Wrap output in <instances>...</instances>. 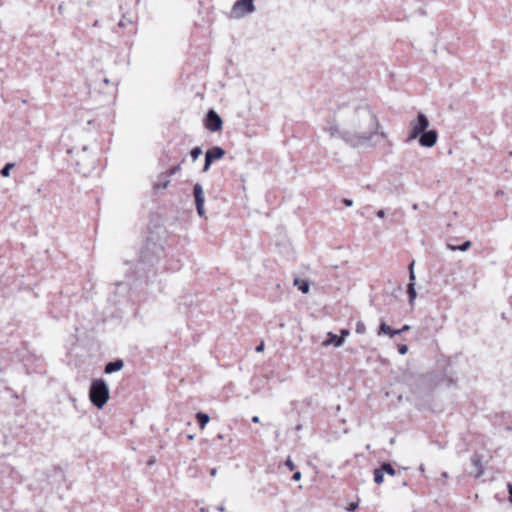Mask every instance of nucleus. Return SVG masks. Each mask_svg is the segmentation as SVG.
<instances>
[{
    "label": "nucleus",
    "mask_w": 512,
    "mask_h": 512,
    "mask_svg": "<svg viewBox=\"0 0 512 512\" xmlns=\"http://www.w3.org/2000/svg\"><path fill=\"white\" fill-rule=\"evenodd\" d=\"M367 103L339 107L323 125L331 139H337L352 148H375L387 134Z\"/></svg>",
    "instance_id": "f257e3e1"
},
{
    "label": "nucleus",
    "mask_w": 512,
    "mask_h": 512,
    "mask_svg": "<svg viewBox=\"0 0 512 512\" xmlns=\"http://www.w3.org/2000/svg\"><path fill=\"white\" fill-rule=\"evenodd\" d=\"M89 397L97 408H102L109 399L107 383L103 379L94 380L90 387Z\"/></svg>",
    "instance_id": "f03ea898"
},
{
    "label": "nucleus",
    "mask_w": 512,
    "mask_h": 512,
    "mask_svg": "<svg viewBox=\"0 0 512 512\" xmlns=\"http://www.w3.org/2000/svg\"><path fill=\"white\" fill-rule=\"evenodd\" d=\"M429 120L425 114L419 112L416 119L411 120L409 127V133L406 139V143H411L417 139L422 133H424L429 127Z\"/></svg>",
    "instance_id": "7ed1b4c3"
},
{
    "label": "nucleus",
    "mask_w": 512,
    "mask_h": 512,
    "mask_svg": "<svg viewBox=\"0 0 512 512\" xmlns=\"http://www.w3.org/2000/svg\"><path fill=\"white\" fill-rule=\"evenodd\" d=\"M255 10L254 0H236L231 8L229 17L232 19H241L248 14L254 13Z\"/></svg>",
    "instance_id": "20e7f679"
},
{
    "label": "nucleus",
    "mask_w": 512,
    "mask_h": 512,
    "mask_svg": "<svg viewBox=\"0 0 512 512\" xmlns=\"http://www.w3.org/2000/svg\"><path fill=\"white\" fill-rule=\"evenodd\" d=\"M225 155V150L219 146L212 147L205 153V163L203 171L207 172L214 160H219Z\"/></svg>",
    "instance_id": "39448f33"
},
{
    "label": "nucleus",
    "mask_w": 512,
    "mask_h": 512,
    "mask_svg": "<svg viewBox=\"0 0 512 512\" xmlns=\"http://www.w3.org/2000/svg\"><path fill=\"white\" fill-rule=\"evenodd\" d=\"M193 195H194V199H195L197 214L200 217H204V215H205V209H204L205 196H204V191H203V187L201 184L196 183L194 185Z\"/></svg>",
    "instance_id": "423d86ee"
},
{
    "label": "nucleus",
    "mask_w": 512,
    "mask_h": 512,
    "mask_svg": "<svg viewBox=\"0 0 512 512\" xmlns=\"http://www.w3.org/2000/svg\"><path fill=\"white\" fill-rule=\"evenodd\" d=\"M222 125L221 117L214 110H209L206 116V128L211 132H217L221 130Z\"/></svg>",
    "instance_id": "0eeeda50"
},
{
    "label": "nucleus",
    "mask_w": 512,
    "mask_h": 512,
    "mask_svg": "<svg viewBox=\"0 0 512 512\" xmlns=\"http://www.w3.org/2000/svg\"><path fill=\"white\" fill-rule=\"evenodd\" d=\"M418 138H419V144L422 147L431 148L437 142L438 133L436 130H426Z\"/></svg>",
    "instance_id": "6e6552de"
},
{
    "label": "nucleus",
    "mask_w": 512,
    "mask_h": 512,
    "mask_svg": "<svg viewBox=\"0 0 512 512\" xmlns=\"http://www.w3.org/2000/svg\"><path fill=\"white\" fill-rule=\"evenodd\" d=\"M322 345L325 347L333 345L338 348L343 345V337H339L332 332H328L327 339L323 341Z\"/></svg>",
    "instance_id": "1a4fd4ad"
},
{
    "label": "nucleus",
    "mask_w": 512,
    "mask_h": 512,
    "mask_svg": "<svg viewBox=\"0 0 512 512\" xmlns=\"http://www.w3.org/2000/svg\"><path fill=\"white\" fill-rule=\"evenodd\" d=\"M124 366V363L122 360H116L113 362H109L105 366V373L111 374L117 371H120Z\"/></svg>",
    "instance_id": "9d476101"
},
{
    "label": "nucleus",
    "mask_w": 512,
    "mask_h": 512,
    "mask_svg": "<svg viewBox=\"0 0 512 512\" xmlns=\"http://www.w3.org/2000/svg\"><path fill=\"white\" fill-rule=\"evenodd\" d=\"M294 285L297 286L298 289L304 294L309 292L310 285L305 280L295 279Z\"/></svg>",
    "instance_id": "9b49d317"
},
{
    "label": "nucleus",
    "mask_w": 512,
    "mask_h": 512,
    "mask_svg": "<svg viewBox=\"0 0 512 512\" xmlns=\"http://www.w3.org/2000/svg\"><path fill=\"white\" fill-rule=\"evenodd\" d=\"M196 418L198 420L199 426L201 429H204L207 423L209 422L210 418L208 414H205L203 412H198L196 414Z\"/></svg>",
    "instance_id": "f8f14e48"
},
{
    "label": "nucleus",
    "mask_w": 512,
    "mask_h": 512,
    "mask_svg": "<svg viewBox=\"0 0 512 512\" xmlns=\"http://www.w3.org/2000/svg\"><path fill=\"white\" fill-rule=\"evenodd\" d=\"M407 293H408V296H409V303L411 305H413L414 304V300L417 297V293H416V290H415V283H409L408 284Z\"/></svg>",
    "instance_id": "ddd939ff"
},
{
    "label": "nucleus",
    "mask_w": 512,
    "mask_h": 512,
    "mask_svg": "<svg viewBox=\"0 0 512 512\" xmlns=\"http://www.w3.org/2000/svg\"><path fill=\"white\" fill-rule=\"evenodd\" d=\"M170 183V180L167 176L164 177V180H159L154 184L155 189H166Z\"/></svg>",
    "instance_id": "4468645a"
},
{
    "label": "nucleus",
    "mask_w": 512,
    "mask_h": 512,
    "mask_svg": "<svg viewBox=\"0 0 512 512\" xmlns=\"http://www.w3.org/2000/svg\"><path fill=\"white\" fill-rule=\"evenodd\" d=\"M470 246H471V242L466 241L461 246H458V247L449 244L448 248L453 251H455V250L466 251L470 248Z\"/></svg>",
    "instance_id": "2eb2a0df"
},
{
    "label": "nucleus",
    "mask_w": 512,
    "mask_h": 512,
    "mask_svg": "<svg viewBox=\"0 0 512 512\" xmlns=\"http://www.w3.org/2000/svg\"><path fill=\"white\" fill-rule=\"evenodd\" d=\"M381 333L389 335V336L392 333V329L384 321L381 322L380 327H379L378 334H381Z\"/></svg>",
    "instance_id": "dca6fc26"
},
{
    "label": "nucleus",
    "mask_w": 512,
    "mask_h": 512,
    "mask_svg": "<svg viewBox=\"0 0 512 512\" xmlns=\"http://www.w3.org/2000/svg\"><path fill=\"white\" fill-rule=\"evenodd\" d=\"M380 469L383 470V473L385 472V473H387L388 475H391V476L395 475V469L389 463L383 464Z\"/></svg>",
    "instance_id": "f3484780"
},
{
    "label": "nucleus",
    "mask_w": 512,
    "mask_h": 512,
    "mask_svg": "<svg viewBox=\"0 0 512 512\" xmlns=\"http://www.w3.org/2000/svg\"><path fill=\"white\" fill-rule=\"evenodd\" d=\"M374 481L377 484H381L383 482V470L380 468L374 470Z\"/></svg>",
    "instance_id": "a211bd4d"
},
{
    "label": "nucleus",
    "mask_w": 512,
    "mask_h": 512,
    "mask_svg": "<svg viewBox=\"0 0 512 512\" xmlns=\"http://www.w3.org/2000/svg\"><path fill=\"white\" fill-rule=\"evenodd\" d=\"M13 167L12 163H7L0 171L3 177H8L10 175V170Z\"/></svg>",
    "instance_id": "6ab92c4d"
},
{
    "label": "nucleus",
    "mask_w": 512,
    "mask_h": 512,
    "mask_svg": "<svg viewBox=\"0 0 512 512\" xmlns=\"http://www.w3.org/2000/svg\"><path fill=\"white\" fill-rule=\"evenodd\" d=\"M202 154V150L200 147H195L191 150L190 155L193 161L197 160L198 157Z\"/></svg>",
    "instance_id": "aec40b11"
},
{
    "label": "nucleus",
    "mask_w": 512,
    "mask_h": 512,
    "mask_svg": "<svg viewBox=\"0 0 512 512\" xmlns=\"http://www.w3.org/2000/svg\"><path fill=\"white\" fill-rule=\"evenodd\" d=\"M355 331H356L357 334H364L366 332L365 324L362 321H358L356 323Z\"/></svg>",
    "instance_id": "412c9836"
},
{
    "label": "nucleus",
    "mask_w": 512,
    "mask_h": 512,
    "mask_svg": "<svg viewBox=\"0 0 512 512\" xmlns=\"http://www.w3.org/2000/svg\"><path fill=\"white\" fill-rule=\"evenodd\" d=\"M474 466L478 469V473H477V477H480L482 474H483V470H482V466H481V462L479 459L477 458H474L472 460Z\"/></svg>",
    "instance_id": "4be33fe9"
},
{
    "label": "nucleus",
    "mask_w": 512,
    "mask_h": 512,
    "mask_svg": "<svg viewBox=\"0 0 512 512\" xmlns=\"http://www.w3.org/2000/svg\"><path fill=\"white\" fill-rule=\"evenodd\" d=\"M415 273H414V261L409 265V280L410 283H415Z\"/></svg>",
    "instance_id": "5701e85b"
},
{
    "label": "nucleus",
    "mask_w": 512,
    "mask_h": 512,
    "mask_svg": "<svg viewBox=\"0 0 512 512\" xmlns=\"http://www.w3.org/2000/svg\"><path fill=\"white\" fill-rule=\"evenodd\" d=\"M179 170H180V165L174 166L166 172V176L169 178V177L173 176L174 174H176Z\"/></svg>",
    "instance_id": "b1692460"
},
{
    "label": "nucleus",
    "mask_w": 512,
    "mask_h": 512,
    "mask_svg": "<svg viewBox=\"0 0 512 512\" xmlns=\"http://www.w3.org/2000/svg\"><path fill=\"white\" fill-rule=\"evenodd\" d=\"M398 352L401 355H405L408 352V346L405 344L398 345Z\"/></svg>",
    "instance_id": "393cba45"
},
{
    "label": "nucleus",
    "mask_w": 512,
    "mask_h": 512,
    "mask_svg": "<svg viewBox=\"0 0 512 512\" xmlns=\"http://www.w3.org/2000/svg\"><path fill=\"white\" fill-rule=\"evenodd\" d=\"M285 465L290 469V470H293L295 465L294 463L292 462V460L290 458H288L286 461H285Z\"/></svg>",
    "instance_id": "a878e982"
},
{
    "label": "nucleus",
    "mask_w": 512,
    "mask_h": 512,
    "mask_svg": "<svg viewBox=\"0 0 512 512\" xmlns=\"http://www.w3.org/2000/svg\"><path fill=\"white\" fill-rule=\"evenodd\" d=\"M350 334L348 329H342L341 335L339 337H343V342L345 341V338Z\"/></svg>",
    "instance_id": "bb28decb"
},
{
    "label": "nucleus",
    "mask_w": 512,
    "mask_h": 512,
    "mask_svg": "<svg viewBox=\"0 0 512 512\" xmlns=\"http://www.w3.org/2000/svg\"><path fill=\"white\" fill-rule=\"evenodd\" d=\"M343 204L347 207H351L353 205V201L351 199H348V198H344L342 200Z\"/></svg>",
    "instance_id": "cd10ccee"
},
{
    "label": "nucleus",
    "mask_w": 512,
    "mask_h": 512,
    "mask_svg": "<svg viewBox=\"0 0 512 512\" xmlns=\"http://www.w3.org/2000/svg\"><path fill=\"white\" fill-rule=\"evenodd\" d=\"M358 507V502L351 503L346 509L348 511H354Z\"/></svg>",
    "instance_id": "c85d7f7f"
},
{
    "label": "nucleus",
    "mask_w": 512,
    "mask_h": 512,
    "mask_svg": "<svg viewBox=\"0 0 512 512\" xmlns=\"http://www.w3.org/2000/svg\"><path fill=\"white\" fill-rule=\"evenodd\" d=\"M301 476H302V475H301V472L297 471V472H295V473L293 474L292 479H293L294 481H299V480L301 479Z\"/></svg>",
    "instance_id": "c756f323"
},
{
    "label": "nucleus",
    "mask_w": 512,
    "mask_h": 512,
    "mask_svg": "<svg viewBox=\"0 0 512 512\" xmlns=\"http://www.w3.org/2000/svg\"><path fill=\"white\" fill-rule=\"evenodd\" d=\"M507 488H508V492H509V500H510V502H512V484L509 483L507 485Z\"/></svg>",
    "instance_id": "7c9ffc66"
},
{
    "label": "nucleus",
    "mask_w": 512,
    "mask_h": 512,
    "mask_svg": "<svg viewBox=\"0 0 512 512\" xmlns=\"http://www.w3.org/2000/svg\"><path fill=\"white\" fill-rule=\"evenodd\" d=\"M402 333V330L398 329V330H393L392 329V333L390 334V337H394L395 335H400Z\"/></svg>",
    "instance_id": "2f4dec72"
},
{
    "label": "nucleus",
    "mask_w": 512,
    "mask_h": 512,
    "mask_svg": "<svg viewBox=\"0 0 512 512\" xmlns=\"http://www.w3.org/2000/svg\"><path fill=\"white\" fill-rule=\"evenodd\" d=\"M155 462H156L155 457H151V458L147 461V464H148L149 466H152V465H154V464H155Z\"/></svg>",
    "instance_id": "473e14b6"
},
{
    "label": "nucleus",
    "mask_w": 512,
    "mask_h": 512,
    "mask_svg": "<svg viewBox=\"0 0 512 512\" xmlns=\"http://www.w3.org/2000/svg\"><path fill=\"white\" fill-rule=\"evenodd\" d=\"M377 216H378L379 218H384V217H385V211H384V210H382V209H381V210H379V211L377 212Z\"/></svg>",
    "instance_id": "72a5a7b5"
},
{
    "label": "nucleus",
    "mask_w": 512,
    "mask_h": 512,
    "mask_svg": "<svg viewBox=\"0 0 512 512\" xmlns=\"http://www.w3.org/2000/svg\"><path fill=\"white\" fill-rule=\"evenodd\" d=\"M263 350H264V344H263V343L259 344V345L256 347V351H257V352H262Z\"/></svg>",
    "instance_id": "f704fd0d"
},
{
    "label": "nucleus",
    "mask_w": 512,
    "mask_h": 512,
    "mask_svg": "<svg viewBox=\"0 0 512 512\" xmlns=\"http://www.w3.org/2000/svg\"><path fill=\"white\" fill-rule=\"evenodd\" d=\"M216 474H217V469L216 468H212L210 470V475L214 477V476H216Z\"/></svg>",
    "instance_id": "c9c22d12"
},
{
    "label": "nucleus",
    "mask_w": 512,
    "mask_h": 512,
    "mask_svg": "<svg viewBox=\"0 0 512 512\" xmlns=\"http://www.w3.org/2000/svg\"><path fill=\"white\" fill-rule=\"evenodd\" d=\"M252 422H253V423H259V422H260L259 417H258V416H253V417H252Z\"/></svg>",
    "instance_id": "e433bc0d"
},
{
    "label": "nucleus",
    "mask_w": 512,
    "mask_h": 512,
    "mask_svg": "<svg viewBox=\"0 0 512 512\" xmlns=\"http://www.w3.org/2000/svg\"><path fill=\"white\" fill-rule=\"evenodd\" d=\"M410 329L409 325H404L400 330H402V333L405 331H408Z\"/></svg>",
    "instance_id": "4c0bfd02"
},
{
    "label": "nucleus",
    "mask_w": 512,
    "mask_h": 512,
    "mask_svg": "<svg viewBox=\"0 0 512 512\" xmlns=\"http://www.w3.org/2000/svg\"><path fill=\"white\" fill-rule=\"evenodd\" d=\"M103 82H104L105 84H109V83H110V81H109V79H108V78H104V79H103Z\"/></svg>",
    "instance_id": "58836bf2"
},
{
    "label": "nucleus",
    "mask_w": 512,
    "mask_h": 512,
    "mask_svg": "<svg viewBox=\"0 0 512 512\" xmlns=\"http://www.w3.org/2000/svg\"><path fill=\"white\" fill-rule=\"evenodd\" d=\"M412 208H413V210H417V209H418V204H416V203H415V204H413V205H412Z\"/></svg>",
    "instance_id": "ea45409f"
},
{
    "label": "nucleus",
    "mask_w": 512,
    "mask_h": 512,
    "mask_svg": "<svg viewBox=\"0 0 512 512\" xmlns=\"http://www.w3.org/2000/svg\"><path fill=\"white\" fill-rule=\"evenodd\" d=\"M442 477L447 478L448 477V473L447 472H443L442 473Z\"/></svg>",
    "instance_id": "a19ab883"
},
{
    "label": "nucleus",
    "mask_w": 512,
    "mask_h": 512,
    "mask_svg": "<svg viewBox=\"0 0 512 512\" xmlns=\"http://www.w3.org/2000/svg\"><path fill=\"white\" fill-rule=\"evenodd\" d=\"M218 510H219L220 512H223V511H224V507H223V506H219V507H218Z\"/></svg>",
    "instance_id": "79ce46f5"
},
{
    "label": "nucleus",
    "mask_w": 512,
    "mask_h": 512,
    "mask_svg": "<svg viewBox=\"0 0 512 512\" xmlns=\"http://www.w3.org/2000/svg\"><path fill=\"white\" fill-rule=\"evenodd\" d=\"M58 10H59V12H62L63 11V5H60Z\"/></svg>",
    "instance_id": "37998d69"
},
{
    "label": "nucleus",
    "mask_w": 512,
    "mask_h": 512,
    "mask_svg": "<svg viewBox=\"0 0 512 512\" xmlns=\"http://www.w3.org/2000/svg\"><path fill=\"white\" fill-rule=\"evenodd\" d=\"M188 439L193 440L194 439V435H189Z\"/></svg>",
    "instance_id": "c03bdc74"
},
{
    "label": "nucleus",
    "mask_w": 512,
    "mask_h": 512,
    "mask_svg": "<svg viewBox=\"0 0 512 512\" xmlns=\"http://www.w3.org/2000/svg\"><path fill=\"white\" fill-rule=\"evenodd\" d=\"M218 438H219V439H223V435H222V434H219V435H218Z\"/></svg>",
    "instance_id": "a18cd8bd"
}]
</instances>
